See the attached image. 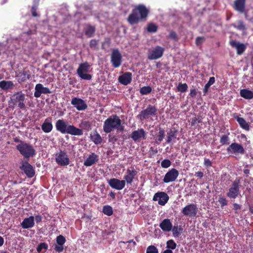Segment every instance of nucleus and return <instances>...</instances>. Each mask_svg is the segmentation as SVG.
I'll return each mask as SVG.
<instances>
[{"label": "nucleus", "instance_id": "5701e85b", "mask_svg": "<svg viewBox=\"0 0 253 253\" xmlns=\"http://www.w3.org/2000/svg\"><path fill=\"white\" fill-rule=\"evenodd\" d=\"M230 45L237 50V53L238 55H241L243 53L246 48V45L242 43L237 42L235 40L230 41Z\"/></svg>", "mask_w": 253, "mask_h": 253}, {"label": "nucleus", "instance_id": "4468645a", "mask_svg": "<svg viewBox=\"0 0 253 253\" xmlns=\"http://www.w3.org/2000/svg\"><path fill=\"white\" fill-rule=\"evenodd\" d=\"M169 200V196L164 192H158L156 193L153 198V200L157 201L158 204L161 206L165 205Z\"/></svg>", "mask_w": 253, "mask_h": 253}, {"label": "nucleus", "instance_id": "5fc2aeb1", "mask_svg": "<svg viewBox=\"0 0 253 253\" xmlns=\"http://www.w3.org/2000/svg\"><path fill=\"white\" fill-rule=\"evenodd\" d=\"M98 41H97L94 39H92L90 40L89 42V46L91 48H95L96 45L98 44Z\"/></svg>", "mask_w": 253, "mask_h": 253}, {"label": "nucleus", "instance_id": "20e7f679", "mask_svg": "<svg viewBox=\"0 0 253 253\" xmlns=\"http://www.w3.org/2000/svg\"><path fill=\"white\" fill-rule=\"evenodd\" d=\"M16 148L25 159H29L36 154V151L33 146L25 142L22 145H17Z\"/></svg>", "mask_w": 253, "mask_h": 253}, {"label": "nucleus", "instance_id": "6ab92c4d", "mask_svg": "<svg viewBox=\"0 0 253 253\" xmlns=\"http://www.w3.org/2000/svg\"><path fill=\"white\" fill-rule=\"evenodd\" d=\"M35 91L34 92V96L39 98L43 94H49L51 93L50 90L46 87H44L41 84H38L35 86Z\"/></svg>", "mask_w": 253, "mask_h": 253}, {"label": "nucleus", "instance_id": "7ed1b4c3", "mask_svg": "<svg viewBox=\"0 0 253 253\" xmlns=\"http://www.w3.org/2000/svg\"><path fill=\"white\" fill-rule=\"evenodd\" d=\"M122 121L120 117L117 115H112L109 117L104 122L103 129V131L109 133L117 128V126L121 125Z\"/></svg>", "mask_w": 253, "mask_h": 253}, {"label": "nucleus", "instance_id": "864d4df0", "mask_svg": "<svg viewBox=\"0 0 253 253\" xmlns=\"http://www.w3.org/2000/svg\"><path fill=\"white\" fill-rule=\"evenodd\" d=\"M204 165L206 167L209 168L212 166V163L209 159L205 158H204Z\"/></svg>", "mask_w": 253, "mask_h": 253}, {"label": "nucleus", "instance_id": "69168bd1", "mask_svg": "<svg viewBox=\"0 0 253 253\" xmlns=\"http://www.w3.org/2000/svg\"><path fill=\"white\" fill-rule=\"evenodd\" d=\"M211 85H210L209 84H206L204 87L203 89V92L204 93V95H206L207 93L208 92L209 89Z\"/></svg>", "mask_w": 253, "mask_h": 253}, {"label": "nucleus", "instance_id": "37998d69", "mask_svg": "<svg viewBox=\"0 0 253 253\" xmlns=\"http://www.w3.org/2000/svg\"><path fill=\"white\" fill-rule=\"evenodd\" d=\"M203 118L201 116L198 115L197 117L191 119V124L192 126H194L197 124L202 123Z\"/></svg>", "mask_w": 253, "mask_h": 253}, {"label": "nucleus", "instance_id": "4be33fe9", "mask_svg": "<svg viewBox=\"0 0 253 253\" xmlns=\"http://www.w3.org/2000/svg\"><path fill=\"white\" fill-rule=\"evenodd\" d=\"M99 160V156L95 153L89 154L86 160L84 161V165L86 167H90L97 162Z\"/></svg>", "mask_w": 253, "mask_h": 253}, {"label": "nucleus", "instance_id": "13d9d810", "mask_svg": "<svg viewBox=\"0 0 253 253\" xmlns=\"http://www.w3.org/2000/svg\"><path fill=\"white\" fill-rule=\"evenodd\" d=\"M169 38L174 40H177V35L176 33L174 31H171L169 35Z\"/></svg>", "mask_w": 253, "mask_h": 253}, {"label": "nucleus", "instance_id": "c03bdc74", "mask_svg": "<svg viewBox=\"0 0 253 253\" xmlns=\"http://www.w3.org/2000/svg\"><path fill=\"white\" fill-rule=\"evenodd\" d=\"M229 137L227 135L224 134L220 137V143L222 145H228L229 144Z\"/></svg>", "mask_w": 253, "mask_h": 253}, {"label": "nucleus", "instance_id": "f3484780", "mask_svg": "<svg viewBox=\"0 0 253 253\" xmlns=\"http://www.w3.org/2000/svg\"><path fill=\"white\" fill-rule=\"evenodd\" d=\"M108 183L111 188L118 190H122L126 185L125 180H120L115 178H111L108 180Z\"/></svg>", "mask_w": 253, "mask_h": 253}, {"label": "nucleus", "instance_id": "7c9ffc66", "mask_svg": "<svg viewBox=\"0 0 253 253\" xmlns=\"http://www.w3.org/2000/svg\"><path fill=\"white\" fill-rule=\"evenodd\" d=\"M246 0H235L234 1V9L240 13L245 11Z\"/></svg>", "mask_w": 253, "mask_h": 253}, {"label": "nucleus", "instance_id": "4c0bfd02", "mask_svg": "<svg viewBox=\"0 0 253 253\" xmlns=\"http://www.w3.org/2000/svg\"><path fill=\"white\" fill-rule=\"evenodd\" d=\"M182 230L183 229L181 227V226H179V228L177 226H174L173 227L172 226L171 231L172 232L173 236L174 237H178Z\"/></svg>", "mask_w": 253, "mask_h": 253}, {"label": "nucleus", "instance_id": "b1692460", "mask_svg": "<svg viewBox=\"0 0 253 253\" xmlns=\"http://www.w3.org/2000/svg\"><path fill=\"white\" fill-rule=\"evenodd\" d=\"M137 174V171L132 167L131 169H127L126 170V174L124 176V180L127 184H131L133 182V179Z\"/></svg>", "mask_w": 253, "mask_h": 253}, {"label": "nucleus", "instance_id": "ea45409f", "mask_svg": "<svg viewBox=\"0 0 253 253\" xmlns=\"http://www.w3.org/2000/svg\"><path fill=\"white\" fill-rule=\"evenodd\" d=\"M152 91V88L150 86H143L140 89V93L141 95H146Z\"/></svg>", "mask_w": 253, "mask_h": 253}, {"label": "nucleus", "instance_id": "1a4fd4ad", "mask_svg": "<svg viewBox=\"0 0 253 253\" xmlns=\"http://www.w3.org/2000/svg\"><path fill=\"white\" fill-rule=\"evenodd\" d=\"M110 60L112 66L115 68L119 67L122 63V56L118 48H113L110 55Z\"/></svg>", "mask_w": 253, "mask_h": 253}, {"label": "nucleus", "instance_id": "de8ad7c7", "mask_svg": "<svg viewBox=\"0 0 253 253\" xmlns=\"http://www.w3.org/2000/svg\"><path fill=\"white\" fill-rule=\"evenodd\" d=\"M80 126L84 129L89 130L91 128V125L88 121H83L80 125Z\"/></svg>", "mask_w": 253, "mask_h": 253}, {"label": "nucleus", "instance_id": "2f4dec72", "mask_svg": "<svg viewBox=\"0 0 253 253\" xmlns=\"http://www.w3.org/2000/svg\"><path fill=\"white\" fill-rule=\"evenodd\" d=\"M234 118L236 119L241 128L246 130H249L250 126L244 118L239 117L237 115L234 116Z\"/></svg>", "mask_w": 253, "mask_h": 253}, {"label": "nucleus", "instance_id": "0e129e2a", "mask_svg": "<svg viewBox=\"0 0 253 253\" xmlns=\"http://www.w3.org/2000/svg\"><path fill=\"white\" fill-rule=\"evenodd\" d=\"M215 82V78L213 77H210L208 82L207 83L209 84L210 85H211Z\"/></svg>", "mask_w": 253, "mask_h": 253}, {"label": "nucleus", "instance_id": "393cba45", "mask_svg": "<svg viewBox=\"0 0 253 253\" xmlns=\"http://www.w3.org/2000/svg\"><path fill=\"white\" fill-rule=\"evenodd\" d=\"M146 132L144 129L140 128L132 131L131 134V138L134 141H137L140 138L146 139Z\"/></svg>", "mask_w": 253, "mask_h": 253}, {"label": "nucleus", "instance_id": "473e14b6", "mask_svg": "<svg viewBox=\"0 0 253 253\" xmlns=\"http://www.w3.org/2000/svg\"><path fill=\"white\" fill-rule=\"evenodd\" d=\"M240 94L241 97L246 99H251L253 98V92L247 89H241Z\"/></svg>", "mask_w": 253, "mask_h": 253}, {"label": "nucleus", "instance_id": "f8f14e48", "mask_svg": "<svg viewBox=\"0 0 253 253\" xmlns=\"http://www.w3.org/2000/svg\"><path fill=\"white\" fill-rule=\"evenodd\" d=\"M198 209L196 204H190L186 206L182 210L183 215L191 217L196 216Z\"/></svg>", "mask_w": 253, "mask_h": 253}, {"label": "nucleus", "instance_id": "c85d7f7f", "mask_svg": "<svg viewBox=\"0 0 253 253\" xmlns=\"http://www.w3.org/2000/svg\"><path fill=\"white\" fill-rule=\"evenodd\" d=\"M21 224L24 229H29L33 227L35 225L34 217L30 216L29 217L25 218Z\"/></svg>", "mask_w": 253, "mask_h": 253}, {"label": "nucleus", "instance_id": "f257e3e1", "mask_svg": "<svg viewBox=\"0 0 253 253\" xmlns=\"http://www.w3.org/2000/svg\"><path fill=\"white\" fill-rule=\"evenodd\" d=\"M149 9L144 4L135 5L127 18V21L131 25H136L141 22H145L148 17Z\"/></svg>", "mask_w": 253, "mask_h": 253}, {"label": "nucleus", "instance_id": "2eb2a0df", "mask_svg": "<svg viewBox=\"0 0 253 253\" xmlns=\"http://www.w3.org/2000/svg\"><path fill=\"white\" fill-rule=\"evenodd\" d=\"M179 172L176 169H171L166 173L163 181L166 183L174 182L177 178Z\"/></svg>", "mask_w": 253, "mask_h": 253}, {"label": "nucleus", "instance_id": "3c124183", "mask_svg": "<svg viewBox=\"0 0 253 253\" xmlns=\"http://www.w3.org/2000/svg\"><path fill=\"white\" fill-rule=\"evenodd\" d=\"M171 163L169 159H165L161 162V167L163 168H168L171 166Z\"/></svg>", "mask_w": 253, "mask_h": 253}, {"label": "nucleus", "instance_id": "dca6fc26", "mask_svg": "<svg viewBox=\"0 0 253 253\" xmlns=\"http://www.w3.org/2000/svg\"><path fill=\"white\" fill-rule=\"evenodd\" d=\"M19 168L24 172L29 178L33 177L35 174V171L33 166L27 161L23 162Z\"/></svg>", "mask_w": 253, "mask_h": 253}, {"label": "nucleus", "instance_id": "aec40b11", "mask_svg": "<svg viewBox=\"0 0 253 253\" xmlns=\"http://www.w3.org/2000/svg\"><path fill=\"white\" fill-rule=\"evenodd\" d=\"M132 78V75L131 73L126 72L119 76L118 81L121 84L126 85L131 82Z\"/></svg>", "mask_w": 253, "mask_h": 253}, {"label": "nucleus", "instance_id": "79ce46f5", "mask_svg": "<svg viewBox=\"0 0 253 253\" xmlns=\"http://www.w3.org/2000/svg\"><path fill=\"white\" fill-rule=\"evenodd\" d=\"M177 90L181 92H185L188 89V85L186 83L182 84L180 83L177 86Z\"/></svg>", "mask_w": 253, "mask_h": 253}, {"label": "nucleus", "instance_id": "f704fd0d", "mask_svg": "<svg viewBox=\"0 0 253 253\" xmlns=\"http://www.w3.org/2000/svg\"><path fill=\"white\" fill-rule=\"evenodd\" d=\"M14 84L12 81H2L0 82V88L4 90H7L12 88L14 86Z\"/></svg>", "mask_w": 253, "mask_h": 253}, {"label": "nucleus", "instance_id": "09e8293b", "mask_svg": "<svg viewBox=\"0 0 253 253\" xmlns=\"http://www.w3.org/2000/svg\"><path fill=\"white\" fill-rule=\"evenodd\" d=\"M218 201L222 208L228 205V201L224 197L219 196Z\"/></svg>", "mask_w": 253, "mask_h": 253}, {"label": "nucleus", "instance_id": "c9c22d12", "mask_svg": "<svg viewBox=\"0 0 253 253\" xmlns=\"http://www.w3.org/2000/svg\"><path fill=\"white\" fill-rule=\"evenodd\" d=\"M90 139L96 145L100 144L102 141L101 136L96 131L93 134H90Z\"/></svg>", "mask_w": 253, "mask_h": 253}, {"label": "nucleus", "instance_id": "bf43d9fd", "mask_svg": "<svg viewBox=\"0 0 253 253\" xmlns=\"http://www.w3.org/2000/svg\"><path fill=\"white\" fill-rule=\"evenodd\" d=\"M197 90L196 89L193 88V89H190V92L189 95L192 97H195L196 95H197Z\"/></svg>", "mask_w": 253, "mask_h": 253}, {"label": "nucleus", "instance_id": "58836bf2", "mask_svg": "<svg viewBox=\"0 0 253 253\" xmlns=\"http://www.w3.org/2000/svg\"><path fill=\"white\" fill-rule=\"evenodd\" d=\"M103 212L108 216L113 214V211L112 208L109 205L104 206L103 208Z\"/></svg>", "mask_w": 253, "mask_h": 253}, {"label": "nucleus", "instance_id": "bb28decb", "mask_svg": "<svg viewBox=\"0 0 253 253\" xmlns=\"http://www.w3.org/2000/svg\"><path fill=\"white\" fill-rule=\"evenodd\" d=\"M52 118H47L41 126L42 130L45 133H49L51 131L53 128V125L51 122Z\"/></svg>", "mask_w": 253, "mask_h": 253}, {"label": "nucleus", "instance_id": "a211bd4d", "mask_svg": "<svg viewBox=\"0 0 253 253\" xmlns=\"http://www.w3.org/2000/svg\"><path fill=\"white\" fill-rule=\"evenodd\" d=\"M71 104L78 111L84 110L87 107V105L85 101L82 99L78 97H74L72 99Z\"/></svg>", "mask_w": 253, "mask_h": 253}, {"label": "nucleus", "instance_id": "e2e57ef3", "mask_svg": "<svg viewBox=\"0 0 253 253\" xmlns=\"http://www.w3.org/2000/svg\"><path fill=\"white\" fill-rule=\"evenodd\" d=\"M13 141L15 142H16V143H19V144L18 145H22L23 143H24L25 142L20 140L18 137H14L13 138Z\"/></svg>", "mask_w": 253, "mask_h": 253}, {"label": "nucleus", "instance_id": "0eeeda50", "mask_svg": "<svg viewBox=\"0 0 253 253\" xmlns=\"http://www.w3.org/2000/svg\"><path fill=\"white\" fill-rule=\"evenodd\" d=\"M25 95L22 91L15 93L11 98V102L14 105L17 106L20 109L26 110L25 104Z\"/></svg>", "mask_w": 253, "mask_h": 253}, {"label": "nucleus", "instance_id": "a878e982", "mask_svg": "<svg viewBox=\"0 0 253 253\" xmlns=\"http://www.w3.org/2000/svg\"><path fill=\"white\" fill-rule=\"evenodd\" d=\"M66 242L65 238L63 235H59L56 238V243L57 245L55 246L54 250L58 253L63 252L64 250V244Z\"/></svg>", "mask_w": 253, "mask_h": 253}, {"label": "nucleus", "instance_id": "c756f323", "mask_svg": "<svg viewBox=\"0 0 253 253\" xmlns=\"http://www.w3.org/2000/svg\"><path fill=\"white\" fill-rule=\"evenodd\" d=\"M177 134V130L173 127L167 133V138L166 140V143H170L172 141L175 142V139L176 138Z\"/></svg>", "mask_w": 253, "mask_h": 253}, {"label": "nucleus", "instance_id": "9b49d317", "mask_svg": "<svg viewBox=\"0 0 253 253\" xmlns=\"http://www.w3.org/2000/svg\"><path fill=\"white\" fill-rule=\"evenodd\" d=\"M227 152L231 155L241 154L245 153L243 146L239 143L234 142L231 143L227 148Z\"/></svg>", "mask_w": 253, "mask_h": 253}, {"label": "nucleus", "instance_id": "ddd939ff", "mask_svg": "<svg viewBox=\"0 0 253 253\" xmlns=\"http://www.w3.org/2000/svg\"><path fill=\"white\" fill-rule=\"evenodd\" d=\"M55 161L61 166H67L70 164L69 158L64 151L61 150L58 154H56Z\"/></svg>", "mask_w": 253, "mask_h": 253}, {"label": "nucleus", "instance_id": "a18cd8bd", "mask_svg": "<svg viewBox=\"0 0 253 253\" xmlns=\"http://www.w3.org/2000/svg\"><path fill=\"white\" fill-rule=\"evenodd\" d=\"M233 26L234 28L239 30L244 31L246 29L245 25L243 21L240 20L237 22V25L234 24Z\"/></svg>", "mask_w": 253, "mask_h": 253}, {"label": "nucleus", "instance_id": "412c9836", "mask_svg": "<svg viewBox=\"0 0 253 253\" xmlns=\"http://www.w3.org/2000/svg\"><path fill=\"white\" fill-rule=\"evenodd\" d=\"M16 77L18 78V83L24 82L30 78L31 72L29 70L24 69L18 72Z\"/></svg>", "mask_w": 253, "mask_h": 253}, {"label": "nucleus", "instance_id": "6e6552de", "mask_svg": "<svg viewBox=\"0 0 253 253\" xmlns=\"http://www.w3.org/2000/svg\"><path fill=\"white\" fill-rule=\"evenodd\" d=\"M90 68V66L88 62H85L81 63L77 69V73L82 79L90 80L92 78V76L90 74H87Z\"/></svg>", "mask_w": 253, "mask_h": 253}, {"label": "nucleus", "instance_id": "774afa93", "mask_svg": "<svg viewBox=\"0 0 253 253\" xmlns=\"http://www.w3.org/2000/svg\"><path fill=\"white\" fill-rule=\"evenodd\" d=\"M125 126L122 125V123H121V125L117 126V128L116 129L118 131L123 132L124 130Z\"/></svg>", "mask_w": 253, "mask_h": 253}, {"label": "nucleus", "instance_id": "423d86ee", "mask_svg": "<svg viewBox=\"0 0 253 253\" xmlns=\"http://www.w3.org/2000/svg\"><path fill=\"white\" fill-rule=\"evenodd\" d=\"M157 108L154 105H148L147 108L142 110L137 118L141 121L148 119L150 117H155L157 115Z\"/></svg>", "mask_w": 253, "mask_h": 253}, {"label": "nucleus", "instance_id": "9d476101", "mask_svg": "<svg viewBox=\"0 0 253 253\" xmlns=\"http://www.w3.org/2000/svg\"><path fill=\"white\" fill-rule=\"evenodd\" d=\"M164 51V48L157 45L149 51L148 59L150 60L158 59L163 56Z\"/></svg>", "mask_w": 253, "mask_h": 253}, {"label": "nucleus", "instance_id": "8fccbe9b", "mask_svg": "<svg viewBox=\"0 0 253 253\" xmlns=\"http://www.w3.org/2000/svg\"><path fill=\"white\" fill-rule=\"evenodd\" d=\"M146 253H159L158 249L153 245L148 246L146 249Z\"/></svg>", "mask_w": 253, "mask_h": 253}, {"label": "nucleus", "instance_id": "a19ab883", "mask_svg": "<svg viewBox=\"0 0 253 253\" xmlns=\"http://www.w3.org/2000/svg\"><path fill=\"white\" fill-rule=\"evenodd\" d=\"M147 30L150 33H155L157 31L158 26L154 23H149L147 25Z\"/></svg>", "mask_w": 253, "mask_h": 253}, {"label": "nucleus", "instance_id": "603ef678", "mask_svg": "<svg viewBox=\"0 0 253 253\" xmlns=\"http://www.w3.org/2000/svg\"><path fill=\"white\" fill-rule=\"evenodd\" d=\"M48 248V245L45 243H40L37 249V250L38 252H41L43 249L46 250Z\"/></svg>", "mask_w": 253, "mask_h": 253}, {"label": "nucleus", "instance_id": "49530a36", "mask_svg": "<svg viewBox=\"0 0 253 253\" xmlns=\"http://www.w3.org/2000/svg\"><path fill=\"white\" fill-rule=\"evenodd\" d=\"M176 247V244L172 240L170 239L167 242V248L170 250H174Z\"/></svg>", "mask_w": 253, "mask_h": 253}, {"label": "nucleus", "instance_id": "f03ea898", "mask_svg": "<svg viewBox=\"0 0 253 253\" xmlns=\"http://www.w3.org/2000/svg\"><path fill=\"white\" fill-rule=\"evenodd\" d=\"M56 130L62 134H69L72 135H82L83 131L72 125H69L63 119L57 120L55 123Z\"/></svg>", "mask_w": 253, "mask_h": 253}, {"label": "nucleus", "instance_id": "338daca9", "mask_svg": "<svg viewBox=\"0 0 253 253\" xmlns=\"http://www.w3.org/2000/svg\"><path fill=\"white\" fill-rule=\"evenodd\" d=\"M233 209L235 211H238V210H240L241 208V206L237 203L233 204Z\"/></svg>", "mask_w": 253, "mask_h": 253}, {"label": "nucleus", "instance_id": "052dcab7", "mask_svg": "<svg viewBox=\"0 0 253 253\" xmlns=\"http://www.w3.org/2000/svg\"><path fill=\"white\" fill-rule=\"evenodd\" d=\"M42 215L38 214L35 215V220L37 223L41 222L42 221Z\"/></svg>", "mask_w": 253, "mask_h": 253}, {"label": "nucleus", "instance_id": "6e6d98bb", "mask_svg": "<svg viewBox=\"0 0 253 253\" xmlns=\"http://www.w3.org/2000/svg\"><path fill=\"white\" fill-rule=\"evenodd\" d=\"M109 142L114 143L118 140V138L115 135H109L108 136Z\"/></svg>", "mask_w": 253, "mask_h": 253}, {"label": "nucleus", "instance_id": "39448f33", "mask_svg": "<svg viewBox=\"0 0 253 253\" xmlns=\"http://www.w3.org/2000/svg\"><path fill=\"white\" fill-rule=\"evenodd\" d=\"M241 186V178L237 177L232 182L231 186L226 194L227 196L230 199L236 198L240 194Z\"/></svg>", "mask_w": 253, "mask_h": 253}, {"label": "nucleus", "instance_id": "4d7b16f0", "mask_svg": "<svg viewBox=\"0 0 253 253\" xmlns=\"http://www.w3.org/2000/svg\"><path fill=\"white\" fill-rule=\"evenodd\" d=\"M204 40H205L204 37H198L196 39V44L198 45H200L203 43V42Z\"/></svg>", "mask_w": 253, "mask_h": 253}, {"label": "nucleus", "instance_id": "e433bc0d", "mask_svg": "<svg viewBox=\"0 0 253 253\" xmlns=\"http://www.w3.org/2000/svg\"><path fill=\"white\" fill-rule=\"evenodd\" d=\"M95 32V27L88 24L86 26L84 30V34L88 38H90L93 36Z\"/></svg>", "mask_w": 253, "mask_h": 253}, {"label": "nucleus", "instance_id": "680f3d73", "mask_svg": "<svg viewBox=\"0 0 253 253\" xmlns=\"http://www.w3.org/2000/svg\"><path fill=\"white\" fill-rule=\"evenodd\" d=\"M194 175L199 178H202L204 176V173L202 171H199L196 172Z\"/></svg>", "mask_w": 253, "mask_h": 253}, {"label": "nucleus", "instance_id": "72a5a7b5", "mask_svg": "<svg viewBox=\"0 0 253 253\" xmlns=\"http://www.w3.org/2000/svg\"><path fill=\"white\" fill-rule=\"evenodd\" d=\"M165 136V130L162 128H160L159 131L155 137V142L158 145L160 144Z\"/></svg>", "mask_w": 253, "mask_h": 253}, {"label": "nucleus", "instance_id": "cd10ccee", "mask_svg": "<svg viewBox=\"0 0 253 253\" xmlns=\"http://www.w3.org/2000/svg\"><path fill=\"white\" fill-rule=\"evenodd\" d=\"M172 224L169 218L164 219L160 224V227L164 232H169L172 229Z\"/></svg>", "mask_w": 253, "mask_h": 253}]
</instances>
